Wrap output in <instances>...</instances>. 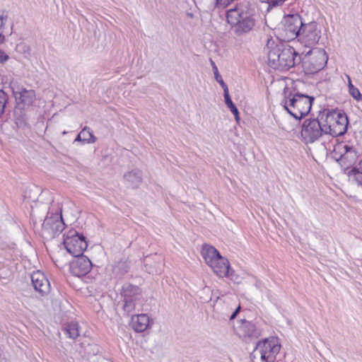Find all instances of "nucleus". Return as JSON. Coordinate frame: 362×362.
<instances>
[{"label": "nucleus", "instance_id": "obj_8", "mask_svg": "<svg viewBox=\"0 0 362 362\" xmlns=\"http://www.w3.org/2000/svg\"><path fill=\"white\" fill-rule=\"evenodd\" d=\"M321 37V30L315 21L304 23L298 35V40L305 47L316 45Z\"/></svg>", "mask_w": 362, "mask_h": 362}, {"label": "nucleus", "instance_id": "obj_13", "mask_svg": "<svg viewBox=\"0 0 362 362\" xmlns=\"http://www.w3.org/2000/svg\"><path fill=\"white\" fill-rule=\"evenodd\" d=\"M70 264L71 272L76 276H82L87 274L91 269L92 263L90 260L84 255L76 257Z\"/></svg>", "mask_w": 362, "mask_h": 362}, {"label": "nucleus", "instance_id": "obj_5", "mask_svg": "<svg viewBox=\"0 0 362 362\" xmlns=\"http://www.w3.org/2000/svg\"><path fill=\"white\" fill-rule=\"evenodd\" d=\"M281 344L276 337H271L259 341L251 354L252 359L260 358L262 362H274L279 353Z\"/></svg>", "mask_w": 362, "mask_h": 362}, {"label": "nucleus", "instance_id": "obj_29", "mask_svg": "<svg viewBox=\"0 0 362 362\" xmlns=\"http://www.w3.org/2000/svg\"><path fill=\"white\" fill-rule=\"evenodd\" d=\"M9 59V57L8 54H6L3 50L0 49V62L1 64L5 63L8 59Z\"/></svg>", "mask_w": 362, "mask_h": 362}, {"label": "nucleus", "instance_id": "obj_32", "mask_svg": "<svg viewBox=\"0 0 362 362\" xmlns=\"http://www.w3.org/2000/svg\"><path fill=\"white\" fill-rule=\"evenodd\" d=\"M74 141H83L82 136L81 134V132L78 134L76 138L75 139Z\"/></svg>", "mask_w": 362, "mask_h": 362}, {"label": "nucleus", "instance_id": "obj_2", "mask_svg": "<svg viewBox=\"0 0 362 362\" xmlns=\"http://www.w3.org/2000/svg\"><path fill=\"white\" fill-rule=\"evenodd\" d=\"M227 22L233 28L237 35L250 32L255 25L251 4L243 1L226 13Z\"/></svg>", "mask_w": 362, "mask_h": 362}, {"label": "nucleus", "instance_id": "obj_14", "mask_svg": "<svg viewBox=\"0 0 362 362\" xmlns=\"http://www.w3.org/2000/svg\"><path fill=\"white\" fill-rule=\"evenodd\" d=\"M32 284L36 291L41 296L47 295L50 291V284L45 274L40 271L31 275Z\"/></svg>", "mask_w": 362, "mask_h": 362}, {"label": "nucleus", "instance_id": "obj_17", "mask_svg": "<svg viewBox=\"0 0 362 362\" xmlns=\"http://www.w3.org/2000/svg\"><path fill=\"white\" fill-rule=\"evenodd\" d=\"M149 324V318L146 314L137 315L132 317V326L137 332H144Z\"/></svg>", "mask_w": 362, "mask_h": 362}, {"label": "nucleus", "instance_id": "obj_4", "mask_svg": "<svg viewBox=\"0 0 362 362\" xmlns=\"http://www.w3.org/2000/svg\"><path fill=\"white\" fill-rule=\"evenodd\" d=\"M314 98L302 93L290 94L284 100V107L296 119H301L309 113Z\"/></svg>", "mask_w": 362, "mask_h": 362}, {"label": "nucleus", "instance_id": "obj_16", "mask_svg": "<svg viewBox=\"0 0 362 362\" xmlns=\"http://www.w3.org/2000/svg\"><path fill=\"white\" fill-rule=\"evenodd\" d=\"M238 334L246 340L247 339H257L261 333L252 322L244 320L238 327Z\"/></svg>", "mask_w": 362, "mask_h": 362}, {"label": "nucleus", "instance_id": "obj_7", "mask_svg": "<svg viewBox=\"0 0 362 362\" xmlns=\"http://www.w3.org/2000/svg\"><path fill=\"white\" fill-rule=\"evenodd\" d=\"M327 59V54L323 49H315L305 56L303 66L308 73L314 74L325 67Z\"/></svg>", "mask_w": 362, "mask_h": 362}, {"label": "nucleus", "instance_id": "obj_31", "mask_svg": "<svg viewBox=\"0 0 362 362\" xmlns=\"http://www.w3.org/2000/svg\"><path fill=\"white\" fill-rule=\"evenodd\" d=\"M7 18V16H0V28L4 25V21Z\"/></svg>", "mask_w": 362, "mask_h": 362}, {"label": "nucleus", "instance_id": "obj_18", "mask_svg": "<svg viewBox=\"0 0 362 362\" xmlns=\"http://www.w3.org/2000/svg\"><path fill=\"white\" fill-rule=\"evenodd\" d=\"M121 294L124 299H140L141 291L136 286L125 284L122 286Z\"/></svg>", "mask_w": 362, "mask_h": 362}, {"label": "nucleus", "instance_id": "obj_10", "mask_svg": "<svg viewBox=\"0 0 362 362\" xmlns=\"http://www.w3.org/2000/svg\"><path fill=\"white\" fill-rule=\"evenodd\" d=\"M324 125L316 119H305L302 125L301 137L306 144L313 143L324 132Z\"/></svg>", "mask_w": 362, "mask_h": 362}, {"label": "nucleus", "instance_id": "obj_26", "mask_svg": "<svg viewBox=\"0 0 362 362\" xmlns=\"http://www.w3.org/2000/svg\"><path fill=\"white\" fill-rule=\"evenodd\" d=\"M7 102V95L0 90V116L4 113L5 105Z\"/></svg>", "mask_w": 362, "mask_h": 362}, {"label": "nucleus", "instance_id": "obj_24", "mask_svg": "<svg viewBox=\"0 0 362 362\" xmlns=\"http://www.w3.org/2000/svg\"><path fill=\"white\" fill-rule=\"evenodd\" d=\"M140 302V299H124L123 309L127 313L133 312L136 305Z\"/></svg>", "mask_w": 362, "mask_h": 362}, {"label": "nucleus", "instance_id": "obj_30", "mask_svg": "<svg viewBox=\"0 0 362 362\" xmlns=\"http://www.w3.org/2000/svg\"><path fill=\"white\" fill-rule=\"evenodd\" d=\"M240 310V306L239 305L236 308V310L233 313V314L230 315V320H233L235 317V316L237 315V314L239 313Z\"/></svg>", "mask_w": 362, "mask_h": 362}, {"label": "nucleus", "instance_id": "obj_6", "mask_svg": "<svg viewBox=\"0 0 362 362\" xmlns=\"http://www.w3.org/2000/svg\"><path fill=\"white\" fill-rule=\"evenodd\" d=\"M347 116L336 111L329 112L325 115L324 121V133L329 134L332 136L343 135L347 130Z\"/></svg>", "mask_w": 362, "mask_h": 362}, {"label": "nucleus", "instance_id": "obj_23", "mask_svg": "<svg viewBox=\"0 0 362 362\" xmlns=\"http://www.w3.org/2000/svg\"><path fill=\"white\" fill-rule=\"evenodd\" d=\"M65 331L70 338L76 339L79 336V327L76 322H71L68 324L65 327Z\"/></svg>", "mask_w": 362, "mask_h": 362}, {"label": "nucleus", "instance_id": "obj_9", "mask_svg": "<svg viewBox=\"0 0 362 362\" xmlns=\"http://www.w3.org/2000/svg\"><path fill=\"white\" fill-rule=\"evenodd\" d=\"M64 245L67 252L74 257L83 255L88 247V243L83 235L75 230H70L64 240Z\"/></svg>", "mask_w": 362, "mask_h": 362}, {"label": "nucleus", "instance_id": "obj_34", "mask_svg": "<svg viewBox=\"0 0 362 362\" xmlns=\"http://www.w3.org/2000/svg\"><path fill=\"white\" fill-rule=\"evenodd\" d=\"M4 36L0 33V44L3 43L4 42Z\"/></svg>", "mask_w": 362, "mask_h": 362}, {"label": "nucleus", "instance_id": "obj_12", "mask_svg": "<svg viewBox=\"0 0 362 362\" xmlns=\"http://www.w3.org/2000/svg\"><path fill=\"white\" fill-rule=\"evenodd\" d=\"M42 226L45 233L51 237H54L64 230V223L62 215L56 213L47 216L45 218Z\"/></svg>", "mask_w": 362, "mask_h": 362}, {"label": "nucleus", "instance_id": "obj_20", "mask_svg": "<svg viewBox=\"0 0 362 362\" xmlns=\"http://www.w3.org/2000/svg\"><path fill=\"white\" fill-rule=\"evenodd\" d=\"M344 153L341 156V160H349V163H354L357 158V153L353 146L344 145Z\"/></svg>", "mask_w": 362, "mask_h": 362}, {"label": "nucleus", "instance_id": "obj_22", "mask_svg": "<svg viewBox=\"0 0 362 362\" xmlns=\"http://www.w3.org/2000/svg\"><path fill=\"white\" fill-rule=\"evenodd\" d=\"M80 132L83 142L94 144L96 141V137L88 127H85Z\"/></svg>", "mask_w": 362, "mask_h": 362}, {"label": "nucleus", "instance_id": "obj_21", "mask_svg": "<svg viewBox=\"0 0 362 362\" xmlns=\"http://www.w3.org/2000/svg\"><path fill=\"white\" fill-rule=\"evenodd\" d=\"M223 92H224L225 103H226V105L228 106V107L231 111V112L235 115V119L238 120L239 119V117H238L239 112H238V110L236 107V106L233 104V103L230 97V95L228 93V88H227L226 89H223Z\"/></svg>", "mask_w": 362, "mask_h": 362}, {"label": "nucleus", "instance_id": "obj_1", "mask_svg": "<svg viewBox=\"0 0 362 362\" xmlns=\"http://www.w3.org/2000/svg\"><path fill=\"white\" fill-rule=\"evenodd\" d=\"M265 50L269 65L273 69L288 70L296 63L295 49L288 45L276 43L272 37L267 40Z\"/></svg>", "mask_w": 362, "mask_h": 362}, {"label": "nucleus", "instance_id": "obj_25", "mask_svg": "<svg viewBox=\"0 0 362 362\" xmlns=\"http://www.w3.org/2000/svg\"><path fill=\"white\" fill-rule=\"evenodd\" d=\"M211 64L214 70V77L216 81L221 86L223 89H226L228 88L227 85L224 83L223 80L222 79L221 76L218 73V70L217 66H216L214 62L211 60Z\"/></svg>", "mask_w": 362, "mask_h": 362}, {"label": "nucleus", "instance_id": "obj_3", "mask_svg": "<svg viewBox=\"0 0 362 362\" xmlns=\"http://www.w3.org/2000/svg\"><path fill=\"white\" fill-rule=\"evenodd\" d=\"M205 263L219 277L227 276L230 271L228 260L222 257L219 252L213 246L204 245L201 251Z\"/></svg>", "mask_w": 362, "mask_h": 362}, {"label": "nucleus", "instance_id": "obj_19", "mask_svg": "<svg viewBox=\"0 0 362 362\" xmlns=\"http://www.w3.org/2000/svg\"><path fill=\"white\" fill-rule=\"evenodd\" d=\"M124 178L132 187H136L141 182V172L134 170L124 175Z\"/></svg>", "mask_w": 362, "mask_h": 362}, {"label": "nucleus", "instance_id": "obj_15", "mask_svg": "<svg viewBox=\"0 0 362 362\" xmlns=\"http://www.w3.org/2000/svg\"><path fill=\"white\" fill-rule=\"evenodd\" d=\"M15 98L18 104L30 106L36 99L35 92L33 89L27 90L23 87L13 89Z\"/></svg>", "mask_w": 362, "mask_h": 362}, {"label": "nucleus", "instance_id": "obj_28", "mask_svg": "<svg viewBox=\"0 0 362 362\" xmlns=\"http://www.w3.org/2000/svg\"><path fill=\"white\" fill-rule=\"evenodd\" d=\"M286 0H262L263 2H267L269 6H277L283 4Z\"/></svg>", "mask_w": 362, "mask_h": 362}, {"label": "nucleus", "instance_id": "obj_33", "mask_svg": "<svg viewBox=\"0 0 362 362\" xmlns=\"http://www.w3.org/2000/svg\"><path fill=\"white\" fill-rule=\"evenodd\" d=\"M347 78H348V86H349V90L351 88V86H354L351 83V78L349 76H346Z\"/></svg>", "mask_w": 362, "mask_h": 362}, {"label": "nucleus", "instance_id": "obj_27", "mask_svg": "<svg viewBox=\"0 0 362 362\" xmlns=\"http://www.w3.org/2000/svg\"><path fill=\"white\" fill-rule=\"evenodd\" d=\"M349 92L355 100L358 101L361 100V94L358 89L354 86H351V88L349 90Z\"/></svg>", "mask_w": 362, "mask_h": 362}, {"label": "nucleus", "instance_id": "obj_11", "mask_svg": "<svg viewBox=\"0 0 362 362\" xmlns=\"http://www.w3.org/2000/svg\"><path fill=\"white\" fill-rule=\"evenodd\" d=\"M282 23L285 33V39L288 41L298 37L301 28H303L305 23L298 14H292L285 16Z\"/></svg>", "mask_w": 362, "mask_h": 362}]
</instances>
